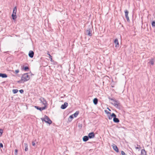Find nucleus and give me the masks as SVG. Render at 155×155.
<instances>
[{"mask_svg":"<svg viewBox=\"0 0 155 155\" xmlns=\"http://www.w3.org/2000/svg\"><path fill=\"white\" fill-rule=\"evenodd\" d=\"M29 73L24 74H22L21 78H22L23 81L25 82L28 81L30 78L28 74Z\"/></svg>","mask_w":155,"mask_h":155,"instance_id":"f257e3e1","label":"nucleus"},{"mask_svg":"<svg viewBox=\"0 0 155 155\" xmlns=\"http://www.w3.org/2000/svg\"><path fill=\"white\" fill-rule=\"evenodd\" d=\"M92 26L89 25L88 28L87 30H86V35L90 37H91L92 36Z\"/></svg>","mask_w":155,"mask_h":155,"instance_id":"f03ea898","label":"nucleus"},{"mask_svg":"<svg viewBox=\"0 0 155 155\" xmlns=\"http://www.w3.org/2000/svg\"><path fill=\"white\" fill-rule=\"evenodd\" d=\"M45 122L49 124L50 125L52 123V121L50 120L49 118L47 116L45 115Z\"/></svg>","mask_w":155,"mask_h":155,"instance_id":"7ed1b4c3","label":"nucleus"},{"mask_svg":"<svg viewBox=\"0 0 155 155\" xmlns=\"http://www.w3.org/2000/svg\"><path fill=\"white\" fill-rule=\"evenodd\" d=\"M39 100L43 105H45V106H47V105L48 104L46 100L44 97H41L39 99Z\"/></svg>","mask_w":155,"mask_h":155,"instance_id":"20e7f679","label":"nucleus"},{"mask_svg":"<svg viewBox=\"0 0 155 155\" xmlns=\"http://www.w3.org/2000/svg\"><path fill=\"white\" fill-rule=\"evenodd\" d=\"M34 107L38 110L40 111H42V110H45L47 107V106L45 105L43 107H40L38 106H35Z\"/></svg>","mask_w":155,"mask_h":155,"instance_id":"39448f33","label":"nucleus"},{"mask_svg":"<svg viewBox=\"0 0 155 155\" xmlns=\"http://www.w3.org/2000/svg\"><path fill=\"white\" fill-rule=\"evenodd\" d=\"M125 14V16L127 19V21L128 22H130V19L129 18V17L128 16V14L129 13V12L127 10H126L124 11Z\"/></svg>","mask_w":155,"mask_h":155,"instance_id":"423d86ee","label":"nucleus"},{"mask_svg":"<svg viewBox=\"0 0 155 155\" xmlns=\"http://www.w3.org/2000/svg\"><path fill=\"white\" fill-rule=\"evenodd\" d=\"M107 117L109 119L111 120L113 117L114 118V117H117V116L114 113H112V114H109V115H108Z\"/></svg>","mask_w":155,"mask_h":155,"instance_id":"0eeeda50","label":"nucleus"},{"mask_svg":"<svg viewBox=\"0 0 155 155\" xmlns=\"http://www.w3.org/2000/svg\"><path fill=\"white\" fill-rule=\"evenodd\" d=\"M95 134L94 132H91L89 133L88 136L89 139H92L94 137Z\"/></svg>","mask_w":155,"mask_h":155,"instance_id":"6e6552de","label":"nucleus"},{"mask_svg":"<svg viewBox=\"0 0 155 155\" xmlns=\"http://www.w3.org/2000/svg\"><path fill=\"white\" fill-rule=\"evenodd\" d=\"M68 104L67 102H65L64 104H62L61 105V108L62 109H65L68 106Z\"/></svg>","mask_w":155,"mask_h":155,"instance_id":"1a4fd4ad","label":"nucleus"},{"mask_svg":"<svg viewBox=\"0 0 155 155\" xmlns=\"http://www.w3.org/2000/svg\"><path fill=\"white\" fill-rule=\"evenodd\" d=\"M34 53L32 51H30L28 53V56L30 58H32L34 56Z\"/></svg>","mask_w":155,"mask_h":155,"instance_id":"9d476101","label":"nucleus"},{"mask_svg":"<svg viewBox=\"0 0 155 155\" xmlns=\"http://www.w3.org/2000/svg\"><path fill=\"white\" fill-rule=\"evenodd\" d=\"M113 148V149L117 153H118L119 152V149L117 146L115 144H113L112 145Z\"/></svg>","mask_w":155,"mask_h":155,"instance_id":"9b49d317","label":"nucleus"},{"mask_svg":"<svg viewBox=\"0 0 155 155\" xmlns=\"http://www.w3.org/2000/svg\"><path fill=\"white\" fill-rule=\"evenodd\" d=\"M21 69L25 71H28L29 70V68L28 66H25L24 65L21 66Z\"/></svg>","mask_w":155,"mask_h":155,"instance_id":"f8f14e48","label":"nucleus"},{"mask_svg":"<svg viewBox=\"0 0 155 155\" xmlns=\"http://www.w3.org/2000/svg\"><path fill=\"white\" fill-rule=\"evenodd\" d=\"M114 42L116 45L115 47H118L119 46L118 40L117 38H116L114 41Z\"/></svg>","mask_w":155,"mask_h":155,"instance_id":"ddd939ff","label":"nucleus"},{"mask_svg":"<svg viewBox=\"0 0 155 155\" xmlns=\"http://www.w3.org/2000/svg\"><path fill=\"white\" fill-rule=\"evenodd\" d=\"M120 104L119 101L115 100H114V104L112 103V104H113L114 106L116 107V106H118Z\"/></svg>","mask_w":155,"mask_h":155,"instance_id":"4468645a","label":"nucleus"},{"mask_svg":"<svg viewBox=\"0 0 155 155\" xmlns=\"http://www.w3.org/2000/svg\"><path fill=\"white\" fill-rule=\"evenodd\" d=\"M89 137L88 136H85L83 138V140L84 142H86L88 140Z\"/></svg>","mask_w":155,"mask_h":155,"instance_id":"2eb2a0df","label":"nucleus"},{"mask_svg":"<svg viewBox=\"0 0 155 155\" xmlns=\"http://www.w3.org/2000/svg\"><path fill=\"white\" fill-rule=\"evenodd\" d=\"M8 77L7 74L5 73H0V77H1L3 78H6Z\"/></svg>","mask_w":155,"mask_h":155,"instance_id":"dca6fc26","label":"nucleus"},{"mask_svg":"<svg viewBox=\"0 0 155 155\" xmlns=\"http://www.w3.org/2000/svg\"><path fill=\"white\" fill-rule=\"evenodd\" d=\"M113 121L115 123H118L120 122V120L118 118L116 117H114L113 118Z\"/></svg>","mask_w":155,"mask_h":155,"instance_id":"f3484780","label":"nucleus"},{"mask_svg":"<svg viewBox=\"0 0 155 155\" xmlns=\"http://www.w3.org/2000/svg\"><path fill=\"white\" fill-rule=\"evenodd\" d=\"M98 99L97 98H95L93 100V102L94 105H97L98 103Z\"/></svg>","mask_w":155,"mask_h":155,"instance_id":"a211bd4d","label":"nucleus"},{"mask_svg":"<svg viewBox=\"0 0 155 155\" xmlns=\"http://www.w3.org/2000/svg\"><path fill=\"white\" fill-rule=\"evenodd\" d=\"M141 155H147V152L144 149L141 150Z\"/></svg>","mask_w":155,"mask_h":155,"instance_id":"6ab92c4d","label":"nucleus"},{"mask_svg":"<svg viewBox=\"0 0 155 155\" xmlns=\"http://www.w3.org/2000/svg\"><path fill=\"white\" fill-rule=\"evenodd\" d=\"M154 58H151L150 60V61L149 62V63H150L151 65H153L154 64Z\"/></svg>","mask_w":155,"mask_h":155,"instance_id":"aec40b11","label":"nucleus"},{"mask_svg":"<svg viewBox=\"0 0 155 155\" xmlns=\"http://www.w3.org/2000/svg\"><path fill=\"white\" fill-rule=\"evenodd\" d=\"M12 17L13 20H15L17 17L16 14H12Z\"/></svg>","mask_w":155,"mask_h":155,"instance_id":"412c9836","label":"nucleus"},{"mask_svg":"<svg viewBox=\"0 0 155 155\" xmlns=\"http://www.w3.org/2000/svg\"><path fill=\"white\" fill-rule=\"evenodd\" d=\"M79 114V111H77L74 114H72L73 116L74 117H76Z\"/></svg>","mask_w":155,"mask_h":155,"instance_id":"4be33fe9","label":"nucleus"},{"mask_svg":"<svg viewBox=\"0 0 155 155\" xmlns=\"http://www.w3.org/2000/svg\"><path fill=\"white\" fill-rule=\"evenodd\" d=\"M17 10V7L16 6H15L13 8L12 14H16Z\"/></svg>","mask_w":155,"mask_h":155,"instance_id":"5701e85b","label":"nucleus"},{"mask_svg":"<svg viewBox=\"0 0 155 155\" xmlns=\"http://www.w3.org/2000/svg\"><path fill=\"white\" fill-rule=\"evenodd\" d=\"M74 117L73 116V115H70L69 117L68 118V120L69 122H71L72 120V119H73Z\"/></svg>","mask_w":155,"mask_h":155,"instance_id":"b1692460","label":"nucleus"},{"mask_svg":"<svg viewBox=\"0 0 155 155\" xmlns=\"http://www.w3.org/2000/svg\"><path fill=\"white\" fill-rule=\"evenodd\" d=\"M24 144L25 147V151H27L28 150V145L27 143H24Z\"/></svg>","mask_w":155,"mask_h":155,"instance_id":"393cba45","label":"nucleus"},{"mask_svg":"<svg viewBox=\"0 0 155 155\" xmlns=\"http://www.w3.org/2000/svg\"><path fill=\"white\" fill-rule=\"evenodd\" d=\"M151 25L153 28H155V21H153L151 23Z\"/></svg>","mask_w":155,"mask_h":155,"instance_id":"a878e982","label":"nucleus"},{"mask_svg":"<svg viewBox=\"0 0 155 155\" xmlns=\"http://www.w3.org/2000/svg\"><path fill=\"white\" fill-rule=\"evenodd\" d=\"M18 91V90L17 89H14L12 90V92L14 94L17 93Z\"/></svg>","mask_w":155,"mask_h":155,"instance_id":"bb28decb","label":"nucleus"},{"mask_svg":"<svg viewBox=\"0 0 155 155\" xmlns=\"http://www.w3.org/2000/svg\"><path fill=\"white\" fill-rule=\"evenodd\" d=\"M17 82L18 83H24V82L23 81L22 78H21L20 80L17 81Z\"/></svg>","mask_w":155,"mask_h":155,"instance_id":"cd10ccee","label":"nucleus"},{"mask_svg":"<svg viewBox=\"0 0 155 155\" xmlns=\"http://www.w3.org/2000/svg\"><path fill=\"white\" fill-rule=\"evenodd\" d=\"M104 112L107 114V115H109V114H111V113H110V112H109L107 110H104Z\"/></svg>","mask_w":155,"mask_h":155,"instance_id":"c85d7f7f","label":"nucleus"},{"mask_svg":"<svg viewBox=\"0 0 155 155\" xmlns=\"http://www.w3.org/2000/svg\"><path fill=\"white\" fill-rule=\"evenodd\" d=\"M19 71L18 69L16 70L15 71V73L16 74H17L19 72Z\"/></svg>","mask_w":155,"mask_h":155,"instance_id":"c756f323","label":"nucleus"},{"mask_svg":"<svg viewBox=\"0 0 155 155\" xmlns=\"http://www.w3.org/2000/svg\"><path fill=\"white\" fill-rule=\"evenodd\" d=\"M18 150L17 149H15V150L14 155H17Z\"/></svg>","mask_w":155,"mask_h":155,"instance_id":"7c9ffc66","label":"nucleus"},{"mask_svg":"<svg viewBox=\"0 0 155 155\" xmlns=\"http://www.w3.org/2000/svg\"><path fill=\"white\" fill-rule=\"evenodd\" d=\"M49 58L50 59V61L51 62H53L54 61L52 60V56H50Z\"/></svg>","mask_w":155,"mask_h":155,"instance_id":"2f4dec72","label":"nucleus"},{"mask_svg":"<svg viewBox=\"0 0 155 155\" xmlns=\"http://www.w3.org/2000/svg\"><path fill=\"white\" fill-rule=\"evenodd\" d=\"M41 120H42V121L43 122V121H44L45 122V117L44 118H41Z\"/></svg>","mask_w":155,"mask_h":155,"instance_id":"473e14b6","label":"nucleus"},{"mask_svg":"<svg viewBox=\"0 0 155 155\" xmlns=\"http://www.w3.org/2000/svg\"><path fill=\"white\" fill-rule=\"evenodd\" d=\"M121 154L122 155H127L122 150L121 151Z\"/></svg>","mask_w":155,"mask_h":155,"instance_id":"72a5a7b5","label":"nucleus"},{"mask_svg":"<svg viewBox=\"0 0 155 155\" xmlns=\"http://www.w3.org/2000/svg\"><path fill=\"white\" fill-rule=\"evenodd\" d=\"M3 133V130L1 129H0V134H1V135H2Z\"/></svg>","mask_w":155,"mask_h":155,"instance_id":"f704fd0d","label":"nucleus"},{"mask_svg":"<svg viewBox=\"0 0 155 155\" xmlns=\"http://www.w3.org/2000/svg\"><path fill=\"white\" fill-rule=\"evenodd\" d=\"M20 93L21 94H23L24 92V90L23 89H21L19 91Z\"/></svg>","mask_w":155,"mask_h":155,"instance_id":"c9c22d12","label":"nucleus"},{"mask_svg":"<svg viewBox=\"0 0 155 155\" xmlns=\"http://www.w3.org/2000/svg\"><path fill=\"white\" fill-rule=\"evenodd\" d=\"M109 99V100H111V101H113L114 102V100H115V99H114L113 98H111L110 97H108Z\"/></svg>","mask_w":155,"mask_h":155,"instance_id":"e433bc0d","label":"nucleus"},{"mask_svg":"<svg viewBox=\"0 0 155 155\" xmlns=\"http://www.w3.org/2000/svg\"><path fill=\"white\" fill-rule=\"evenodd\" d=\"M3 144L2 143H0V148H3Z\"/></svg>","mask_w":155,"mask_h":155,"instance_id":"4c0bfd02","label":"nucleus"},{"mask_svg":"<svg viewBox=\"0 0 155 155\" xmlns=\"http://www.w3.org/2000/svg\"><path fill=\"white\" fill-rule=\"evenodd\" d=\"M78 127H79L81 128L82 127V124H81L80 123H79L78 124Z\"/></svg>","mask_w":155,"mask_h":155,"instance_id":"58836bf2","label":"nucleus"},{"mask_svg":"<svg viewBox=\"0 0 155 155\" xmlns=\"http://www.w3.org/2000/svg\"><path fill=\"white\" fill-rule=\"evenodd\" d=\"M137 146L139 147H136L135 148H136V149H139V148H140V145H138V144H137Z\"/></svg>","mask_w":155,"mask_h":155,"instance_id":"ea45409f","label":"nucleus"},{"mask_svg":"<svg viewBox=\"0 0 155 155\" xmlns=\"http://www.w3.org/2000/svg\"><path fill=\"white\" fill-rule=\"evenodd\" d=\"M32 144L33 146H35V143L34 141H32Z\"/></svg>","mask_w":155,"mask_h":155,"instance_id":"a19ab883","label":"nucleus"},{"mask_svg":"<svg viewBox=\"0 0 155 155\" xmlns=\"http://www.w3.org/2000/svg\"><path fill=\"white\" fill-rule=\"evenodd\" d=\"M115 107H116L118 109H120V104L118 106H116Z\"/></svg>","mask_w":155,"mask_h":155,"instance_id":"79ce46f5","label":"nucleus"},{"mask_svg":"<svg viewBox=\"0 0 155 155\" xmlns=\"http://www.w3.org/2000/svg\"><path fill=\"white\" fill-rule=\"evenodd\" d=\"M47 54L49 55V58L50 57V56H51L49 54V52L48 51H47Z\"/></svg>","mask_w":155,"mask_h":155,"instance_id":"37998d69","label":"nucleus"},{"mask_svg":"<svg viewBox=\"0 0 155 155\" xmlns=\"http://www.w3.org/2000/svg\"><path fill=\"white\" fill-rule=\"evenodd\" d=\"M107 109H108V110L109 111H111V110H110V109H109V107H107Z\"/></svg>","mask_w":155,"mask_h":155,"instance_id":"c03bdc74","label":"nucleus"},{"mask_svg":"<svg viewBox=\"0 0 155 155\" xmlns=\"http://www.w3.org/2000/svg\"><path fill=\"white\" fill-rule=\"evenodd\" d=\"M31 73V75H33L34 74H32L31 72L30 73Z\"/></svg>","mask_w":155,"mask_h":155,"instance_id":"a18cd8bd","label":"nucleus"},{"mask_svg":"<svg viewBox=\"0 0 155 155\" xmlns=\"http://www.w3.org/2000/svg\"><path fill=\"white\" fill-rule=\"evenodd\" d=\"M112 87H114V86H112Z\"/></svg>","mask_w":155,"mask_h":155,"instance_id":"49530a36","label":"nucleus"}]
</instances>
